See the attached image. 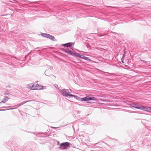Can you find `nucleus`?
Segmentation results:
<instances>
[{"label":"nucleus","mask_w":151,"mask_h":151,"mask_svg":"<svg viewBox=\"0 0 151 151\" xmlns=\"http://www.w3.org/2000/svg\"><path fill=\"white\" fill-rule=\"evenodd\" d=\"M71 90L70 89H63L61 90L60 92L64 96H70V97H73L77 99V96L73 95L72 94L70 93V91Z\"/></svg>","instance_id":"obj_1"},{"label":"nucleus","mask_w":151,"mask_h":151,"mask_svg":"<svg viewBox=\"0 0 151 151\" xmlns=\"http://www.w3.org/2000/svg\"><path fill=\"white\" fill-rule=\"evenodd\" d=\"M79 100L82 101H87L90 100L96 101H97L98 100L96 99L95 97H90L89 96H87L85 97L80 98H79Z\"/></svg>","instance_id":"obj_2"},{"label":"nucleus","mask_w":151,"mask_h":151,"mask_svg":"<svg viewBox=\"0 0 151 151\" xmlns=\"http://www.w3.org/2000/svg\"><path fill=\"white\" fill-rule=\"evenodd\" d=\"M70 143L65 142L61 144L60 145V148L61 149H65L67 147L69 146Z\"/></svg>","instance_id":"obj_3"},{"label":"nucleus","mask_w":151,"mask_h":151,"mask_svg":"<svg viewBox=\"0 0 151 151\" xmlns=\"http://www.w3.org/2000/svg\"><path fill=\"white\" fill-rule=\"evenodd\" d=\"M43 86L35 83L34 90H40L42 89Z\"/></svg>","instance_id":"obj_4"},{"label":"nucleus","mask_w":151,"mask_h":151,"mask_svg":"<svg viewBox=\"0 0 151 151\" xmlns=\"http://www.w3.org/2000/svg\"><path fill=\"white\" fill-rule=\"evenodd\" d=\"M137 104H131V106L135 107V108L138 109H143L144 110H145V107L143 106H138Z\"/></svg>","instance_id":"obj_5"},{"label":"nucleus","mask_w":151,"mask_h":151,"mask_svg":"<svg viewBox=\"0 0 151 151\" xmlns=\"http://www.w3.org/2000/svg\"><path fill=\"white\" fill-rule=\"evenodd\" d=\"M74 45V43H73L70 42V43H68L67 44H63L62 45L63 46H65V47H70L72 45Z\"/></svg>","instance_id":"obj_6"},{"label":"nucleus","mask_w":151,"mask_h":151,"mask_svg":"<svg viewBox=\"0 0 151 151\" xmlns=\"http://www.w3.org/2000/svg\"><path fill=\"white\" fill-rule=\"evenodd\" d=\"M35 83H31L28 85V87L30 89H34V84Z\"/></svg>","instance_id":"obj_7"},{"label":"nucleus","mask_w":151,"mask_h":151,"mask_svg":"<svg viewBox=\"0 0 151 151\" xmlns=\"http://www.w3.org/2000/svg\"><path fill=\"white\" fill-rule=\"evenodd\" d=\"M41 35L44 37L48 38L49 37H50V35L46 33H42Z\"/></svg>","instance_id":"obj_8"},{"label":"nucleus","mask_w":151,"mask_h":151,"mask_svg":"<svg viewBox=\"0 0 151 151\" xmlns=\"http://www.w3.org/2000/svg\"><path fill=\"white\" fill-rule=\"evenodd\" d=\"M48 38L53 40L54 41L55 40V39L54 36H52V35H50V37H49Z\"/></svg>","instance_id":"obj_9"},{"label":"nucleus","mask_w":151,"mask_h":151,"mask_svg":"<svg viewBox=\"0 0 151 151\" xmlns=\"http://www.w3.org/2000/svg\"><path fill=\"white\" fill-rule=\"evenodd\" d=\"M8 100L7 98L5 97L3 99L2 101L1 102V103H5Z\"/></svg>","instance_id":"obj_10"},{"label":"nucleus","mask_w":151,"mask_h":151,"mask_svg":"<svg viewBox=\"0 0 151 151\" xmlns=\"http://www.w3.org/2000/svg\"><path fill=\"white\" fill-rule=\"evenodd\" d=\"M81 58L83 59L84 60H88L89 61H91V60L89 58H88L87 57H86L84 56L83 57H82Z\"/></svg>","instance_id":"obj_11"},{"label":"nucleus","mask_w":151,"mask_h":151,"mask_svg":"<svg viewBox=\"0 0 151 151\" xmlns=\"http://www.w3.org/2000/svg\"><path fill=\"white\" fill-rule=\"evenodd\" d=\"M65 52L68 54H70L71 55H72V52L71 51H70L69 50H67L65 51Z\"/></svg>","instance_id":"obj_12"},{"label":"nucleus","mask_w":151,"mask_h":151,"mask_svg":"<svg viewBox=\"0 0 151 151\" xmlns=\"http://www.w3.org/2000/svg\"><path fill=\"white\" fill-rule=\"evenodd\" d=\"M32 101H26L25 103H27V102H29Z\"/></svg>","instance_id":"obj_13"},{"label":"nucleus","mask_w":151,"mask_h":151,"mask_svg":"<svg viewBox=\"0 0 151 151\" xmlns=\"http://www.w3.org/2000/svg\"><path fill=\"white\" fill-rule=\"evenodd\" d=\"M78 55L79 54H77L76 55V56H78Z\"/></svg>","instance_id":"obj_14"}]
</instances>
